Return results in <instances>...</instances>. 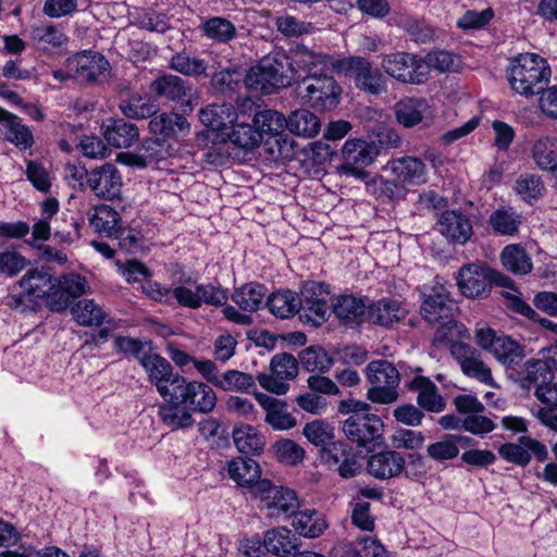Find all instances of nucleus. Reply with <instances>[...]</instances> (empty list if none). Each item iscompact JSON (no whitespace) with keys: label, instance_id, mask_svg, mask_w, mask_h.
I'll return each mask as SVG.
<instances>
[{"label":"nucleus","instance_id":"1","mask_svg":"<svg viewBox=\"0 0 557 557\" xmlns=\"http://www.w3.org/2000/svg\"><path fill=\"white\" fill-rule=\"evenodd\" d=\"M506 75L511 89L528 98L546 89L552 70L546 59L541 55L521 53L510 61Z\"/></svg>","mask_w":557,"mask_h":557},{"label":"nucleus","instance_id":"33","mask_svg":"<svg viewBox=\"0 0 557 557\" xmlns=\"http://www.w3.org/2000/svg\"><path fill=\"white\" fill-rule=\"evenodd\" d=\"M174 391L169 396L162 397L164 404L159 406V417L171 430L186 429L194 424V419L183 403L174 399Z\"/></svg>","mask_w":557,"mask_h":557},{"label":"nucleus","instance_id":"52","mask_svg":"<svg viewBox=\"0 0 557 557\" xmlns=\"http://www.w3.org/2000/svg\"><path fill=\"white\" fill-rule=\"evenodd\" d=\"M263 545L269 553L276 556L289 555L296 547L292 540V532L286 528H275L267 531Z\"/></svg>","mask_w":557,"mask_h":557},{"label":"nucleus","instance_id":"58","mask_svg":"<svg viewBox=\"0 0 557 557\" xmlns=\"http://www.w3.org/2000/svg\"><path fill=\"white\" fill-rule=\"evenodd\" d=\"M236 448L245 455H257L263 450L264 441L252 428L246 426L233 431Z\"/></svg>","mask_w":557,"mask_h":557},{"label":"nucleus","instance_id":"11","mask_svg":"<svg viewBox=\"0 0 557 557\" xmlns=\"http://www.w3.org/2000/svg\"><path fill=\"white\" fill-rule=\"evenodd\" d=\"M256 493L260 495L263 507L268 509L270 517L288 518L299 507V502L294 491L276 486L268 479L257 482Z\"/></svg>","mask_w":557,"mask_h":557},{"label":"nucleus","instance_id":"23","mask_svg":"<svg viewBox=\"0 0 557 557\" xmlns=\"http://www.w3.org/2000/svg\"><path fill=\"white\" fill-rule=\"evenodd\" d=\"M406 458L395 449H384L371 455L367 461L368 473L377 480L397 478L405 471Z\"/></svg>","mask_w":557,"mask_h":557},{"label":"nucleus","instance_id":"2","mask_svg":"<svg viewBox=\"0 0 557 557\" xmlns=\"http://www.w3.org/2000/svg\"><path fill=\"white\" fill-rule=\"evenodd\" d=\"M296 74L290 58L284 52H277L252 66L245 76V85L251 92L270 95L276 89L290 86L296 81Z\"/></svg>","mask_w":557,"mask_h":557},{"label":"nucleus","instance_id":"41","mask_svg":"<svg viewBox=\"0 0 557 557\" xmlns=\"http://www.w3.org/2000/svg\"><path fill=\"white\" fill-rule=\"evenodd\" d=\"M200 33L216 44H227L237 37L236 26L227 18L212 16L199 25Z\"/></svg>","mask_w":557,"mask_h":557},{"label":"nucleus","instance_id":"18","mask_svg":"<svg viewBox=\"0 0 557 557\" xmlns=\"http://www.w3.org/2000/svg\"><path fill=\"white\" fill-rule=\"evenodd\" d=\"M383 426V421L376 414L349 416L343 423V432L349 441L367 447L381 437Z\"/></svg>","mask_w":557,"mask_h":557},{"label":"nucleus","instance_id":"64","mask_svg":"<svg viewBox=\"0 0 557 557\" xmlns=\"http://www.w3.org/2000/svg\"><path fill=\"white\" fill-rule=\"evenodd\" d=\"M535 397L546 406L540 411L542 419L547 423L549 413L557 412V383L552 379L539 385L534 392Z\"/></svg>","mask_w":557,"mask_h":557},{"label":"nucleus","instance_id":"39","mask_svg":"<svg viewBox=\"0 0 557 557\" xmlns=\"http://www.w3.org/2000/svg\"><path fill=\"white\" fill-rule=\"evenodd\" d=\"M269 311L280 319H288L298 313L301 301L297 293L284 289L272 293L265 302Z\"/></svg>","mask_w":557,"mask_h":557},{"label":"nucleus","instance_id":"57","mask_svg":"<svg viewBox=\"0 0 557 557\" xmlns=\"http://www.w3.org/2000/svg\"><path fill=\"white\" fill-rule=\"evenodd\" d=\"M4 137L10 143L14 144L21 149L29 148L33 143V134L27 126L22 123V120L13 114L9 117L8 122L3 124Z\"/></svg>","mask_w":557,"mask_h":557},{"label":"nucleus","instance_id":"31","mask_svg":"<svg viewBox=\"0 0 557 557\" xmlns=\"http://www.w3.org/2000/svg\"><path fill=\"white\" fill-rule=\"evenodd\" d=\"M293 62V67L296 70L301 69L307 72V75L319 74L323 71L334 70V63L338 59L321 52H315L304 45H297L292 50V55H288Z\"/></svg>","mask_w":557,"mask_h":557},{"label":"nucleus","instance_id":"17","mask_svg":"<svg viewBox=\"0 0 557 557\" xmlns=\"http://www.w3.org/2000/svg\"><path fill=\"white\" fill-rule=\"evenodd\" d=\"M449 350L465 375L486 385H493L492 371L482 361L481 354L474 347L462 342H453Z\"/></svg>","mask_w":557,"mask_h":557},{"label":"nucleus","instance_id":"28","mask_svg":"<svg viewBox=\"0 0 557 557\" xmlns=\"http://www.w3.org/2000/svg\"><path fill=\"white\" fill-rule=\"evenodd\" d=\"M256 399L265 412L264 421L278 431L290 430L296 425V418L288 412L287 404L268 394L256 393Z\"/></svg>","mask_w":557,"mask_h":557},{"label":"nucleus","instance_id":"5","mask_svg":"<svg viewBox=\"0 0 557 557\" xmlns=\"http://www.w3.org/2000/svg\"><path fill=\"white\" fill-rule=\"evenodd\" d=\"M367 379L371 387L367 392V398L381 405H389L398 399L399 372L387 360H374L367 366Z\"/></svg>","mask_w":557,"mask_h":557},{"label":"nucleus","instance_id":"25","mask_svg":"<svg viewBox=\"0 0 557 557\" xmlns=\"http://www.w3.org/2000/svg\"><path fill=\"white\" fill-rule=\"evenodd\" d=\"M149 132L164 140L185 137L190 132V124L185 116L175 112L154 113L149 123Z\"/></svg>","mask_w":557,"mask_h":557},{"label":"nucleus","instance_id":"55","mask_svg":"<svg viewBox=\"0 0 557 557\" xmlns=\"http://www.w3.org/2000/svg\"><path fill=\"white\" fill-rule=\"evenodd\" d=\"M516 193L528 203L540 199L545 191V185L541 176L536 174H522L515 183Z\"/></svg>","mask_w":557,"mask_h":557},{"label":"nucleus","instance_id":"6","mask_svg":"<svg viewBox=\"0 0 557 557\" xmlns=\"http://www.w3.org/2000/svg\"><path fill=\"white\" fill-rule=\"evenodd\" d=\"M384 73L406 85H421L428 81V64L423 57L406 51L386 53L382 57Z\"/></svg>","mask_w":557,"mask_h":557},{"label":"nucleus","instance_id":"56","mask_svg":"<svg viewBox=\"0 0 557 557\" xmlns=\"http://www.w3.org/2000/svg\"><path fill=\"white\" fill-rule=\"evenodd\" d=\"M398 26L416 44L431 42L435 36V29L424 20L407 16L399 21Z\"/></svg>","mask_w":557,"mask_h":557},{"label":"nucleus","instance_id":"29","mask_svg":"<svg viewBox=\"0 0 557 557\" xmlns=\"http://www.w3.org/2000/svg\"><path fill=\"white\" fill-rule=\"evenodd\" d=\"M212 59H218V54L209 52L205 57H190L187 52L181 51L171 57L169 67L188 77H209V69L214 66Z\"/></svg>","mask_w":557,"mask_h":557},{"label":"nucleus","instance_id":"14","mask_svg":"<svg viewBox=\"0 0 557 557\" xmlns=\"http://www.w3.org/2000/svg\"><path fill=\"white\" fill-rule=\"evenodd\" d=\"M86 278L69 273L55 278L49 293L45 296L46 306L54 312H61L69 308L74 299L81 297L87 289Z\"/></svg>","mask_w":557,"mask_h":557},{"label":"nucleus","instance_id":"49","mask_svg":"<svg viewBox=\"0 0 557 557\" xmlns=\"http://www.w3.org/2000/svg\"><path fill=\"white\" fill-rule=\"evenodd\" d=\"M504 267L515 273L524 275L532 271L533 264L524 247L521 245H508L502 252Z\"/></svg>","mask_w":557,"mask_h":557},{"label":"nucleus","instance_id":"30","mask_svg":"<svg viewBox=\"0 0 557 557\" xmlns=\"http://www.w3.org/2000/svg\"><path fill=\"white\" fill-rule=\"evenodd\" d=\"M101 131L106 141L115 148H128L139 139L137 125L122 117L106 120Z\"/></svg>","mask_w":557,"mask_h":557},{"label":"nucleus","instance_id":"20","mask_svg":"<svg viewBox=\"0 0 557 557\" xmlns=\"http://www.w3.org/2000/svg\"><path fill=\"white\" fill-rule=\"evenodd\" d=\"M253 124L258 131H260L261 135H269L274 139L276 145V150L274 147H270V153L283 156L288 150V147H292L286 138L283 137V133L285 128H287V119L280 112L275 110H262L255 114Z\"/></svg>","mask_w":557,"mask_h":557},{"label":"nucleus","instance_id":"63","mask_svg":"<svg viewBox=\"0 0 557 557\" xmlns=\"http://www.w3.org/2000/svg\"><path fill=\"white\" fill-rule=\"evenodd\" d=\"M270 370L277 377L293 380L298 374V360L287 352L276 354L271 359Z\"/></svg>","mask_w":557,"mask_h":557},{"label":"nucleus","instance_id":"10","mask_svg":"<svg viewBox=\"0 0 557 557\" xmlns=\"http://www.w3.org/2000/svg\"><path fill=\"white\" fill-rule=\"evenodd\" d=\"M377 154L379 149L374 143H368L363 139L347 140L342 149L343 163L339 170L345 175L364 181L369 177L364 168L370 165Z\"/></svg>","mask_w":557,"mask_h":557},{"label":"nucleus","instance_id":"34","mask_svg":"<svg viewBox=\"0 0 557 557\" xmlns=\"http://www.w3.org/2000/svg\"><path fill=\"white\" fill-rule=\"evenodd\" d=\"M228 476L243 487H253L256 490L257 482L260 479L261 468L259 463L250 457L239 456L233 458L227 463Z\"/></svg>","mask_w":557,"mask_h":557},{"label":"nucleus","instance_id":"9","mask_svg":"<svg viewBox=\"0 0 557 557\" xmlns=\"http://www.w3.org/2000/svg\"><path fill=\"white\" fill-rule=\"evenodd\" d=\"M503 278L488 267L468 263L460 268L457 285L461 294L468 298H485L490 295L493 284L505 285Z\"/></svg>","mask_w":557,"mask_h":557},{"label":"nucleus","instance_id":"4","mask_svg":"<svg viewBox=\"0 0 557 557\" xmlns=\"http://www.w3.org/2000/svg\"><path fill=\"white\" fill-rule=\"evenodd\" d=\"M457 306L444 289L428 295L421 305V315L430 324H438L434 335L435 343H444L458 326L454 319Z\"/></svg>","mask_w":557,"mask_h":557},{"label":"nucleus","instance_id":"36","mask_svg":"<svg viewBox=\"0 0 557 557\" xmlns=\"http://www.w3.org/2000/svg\"><path fill=\"white\" fill-rule=\"evenodd\" d=\"M395 114L399 124L413 127L430 117L428 102L422 98H406L395 106Z\"/></svg>","mask_w":557,"mask_h":557},{"label":"nucleus","instance_id":"32","mask_svg":"<svg viewBox=\"0 0 557 557\" xmlns=\"http://www.w3.org/2000/svg\"><path fill=\"white\" fill-rule=\"evenodd\" d=\"M407 313L403 302L393 298L385 297L368 305V320L385 327L400 322Z\"/></svg>","mask_w":557,"mask_h":557},{"label":"nucleus","instance_id":"60","mask_svg":"<svg viewBox=\"0 0 557 557\" xmlns=\"http://www.w3.org/2000/svg\"><path fill=\"white\" fill-rule=\"evenodd\" d=\"M391 444L395 450H416L423 446L425 435L421 431L411 429H397L391 435Z\"/></svg>","mask_w":557,"mask_h":557},{"label":"nucleus","instance_id":"37","mask_svg":"<svg viewBox=\"0 0 557 557\" xmlns=\"http://www.w3.org/2000/svg\"><path fill=\"white\" fill-rule=\"evenodd\" d=\"M552 379V368L547 361L542 359H529L524 362L521 371H517L516 381L524 389L535 388Z\"/></svg>","mask_w":557,"mask_h":557},{"label":"nucleus","instance_id":"47","mask_svg":"<svg viewBox=\"0 0 557 557\" xmlns=\"http://www.w3.org/2000/svg\"><path fill=\"white\" fill-rule=\"evenodd\" d=\"M320 127L319 117L307 109L295 110L287 119V128L298 136L313 137Z\"/></svg>","mask_w":557,"mask_h":557},{"label":"nucleus","instance_id":"45","mask_svg":"<svg viewBox=\"0 0 557 557\" xmlns=\"http://www.w3.org/2000/svg\"><path fill=\"white\" fill-rule=\"evenodd\" d=\"M71 312L74 320L83 326H99L103 322L111 323L107 320V313L94 299H83L76 301Z\"/></svg>","mask_w":557,"mask_h":557},{"label":"nucleus","instance_id":"8","mask_svg":"<svg viewBox=\"0 0 557 557\" xmlns=\"http://www.w3.org/2000/svg\"><path fill=\"white\" fill-rule=\"evenodd\" d=\"M475 339L482 349L491 352L507 369H515L525 357L522 345L490 327L476 330Z\"/></svg>","mask_w":557,"mask_h":557},{"label":"nucleus","instance_id":"7","mask_svg":"<svg viewBox=\"0 0 557 557\" xmlns=\"http://www.w3.org/2000/svg\"><path fill=\"white\" fill-rule=\"evenodd\" d=\"M300 84L304 87L302 99L313 109L330 111L339 103L342 88L327 71L306 75Z\"/></svg>","mask_w":557,"mask_h":557},{"label":"nucleus","instance_id":"53","mask_svg":"<svg viewBox=\"0 0 557 557\" xmlns=\"http://www.w3.org/2000/svg\"><path fill=\"white\" fill-rule=\"evenodd\" d=\"M299 361L308 372H326L333 364V359L320 346H311L299 354Z\"/></svg>","mask_w":557,"mask_h":557},{"label":"nucleus","instance_id":"15","mask_svg":"<svg viewBox=\"0 0 557 557\" xmlns=\"http://www.w3.org/2000/svg\"><path fill=\"white\" fill-rule=\"evenodd\" d=\"M75 177L82 178L86 176V183L92 193L102 199L113 200L119 198L122 189V176L119 170L111 163L96 168L88 172L82 169L79 173L74 174Z\"/></svg>","mask_w":557,"mask_h":557},{"label":"nucleus","instance_id":"38","mask_svg":"<svg viewBox=\"0 0 557 557\" xmlns=\"http://www.w3.org/2000/svg\"><path fill=\"white\" fill-rule=\"evenodd\" d=\"M55 277L50 273L49 268L32 269L20 280V287L35 299H44L49 293Z\"/></svg>","mask_w":557,"mask_h":557},{"label":"nucleus","instance_id":"61","mask_svg":"<svg viewBox=\"0 0 557 557\" xmlns=\"http://www.w3.org/2000/svg\"><path fill=\"white\" fill-rule=\"evenodd\" d=\"M302 433L311 444L322 448L334 443V429L329 423L320 420L307 423Z\"/></svg>","mask_w":557,"mask_h":557},{"label":"nucleus","instance_id":"54","mask_svg":"<svg viewBox=\"0 0 557 557\" xmlns=\"http://www.w3.org/2000/svg\"><path fill=\"white\" fill-rule=\"evenodd\" d=\"M213 67L209 69L211 88L216 92H225L233 90L235 79L233 76L237 74L235 66H223L220 55L212 59Z\"/></svg>","mask_w":557,"mask_h":557},{"label":"nucleus","instance_id":"40","mask_svg":"<svg viewBox=\"0 0 557 557\" xmlns=\"http://www.w3.org/2000/svg\"><path fill=\"white\" fill-rule=\"evenodd\" d=\"M268 289L256 282L244 284L232 294V300L244 311L255 312L261 308Z\"/></svg>","mask_w":557,"mask_h":557},{"label":"nucleus","instance_id":"13","mask_svg":"<svg viewBox=\"0 0 557 557\" xmlns=\"http://www.w3.org/2000/svg\"><path fill=\"white\" fill-rule=\"evenodd\" d=\"M174 383V399L183 403L189 411L209 413L214 409L216 395L206 383L198 381L188 382L185 377L176 379Z\"/></svg>","mask_w":557,"mask_h":557},{"label":"nucleus","instance_id":"3","mask_svg":"<svg viewBox=\"0 0 557 557\" xmlns=\"http://www.w3.org/2000/svg\"><path fill=\"white\" fill-rule=\"evenodd\" d=\"M334 71L349 76L356 88L372 95L380 96L387 92L388 78L384 71L373 66L372 63L362 57L339 58L334 63Z\"/></svg>","mask_w":557,"mask_h":557},{"label":"nucleus","instance_id":"50","mask_svg":"<svg viewBox=\"0 0 557 557\" xmlns=\"http://www.w3.org/2000/svg\"><path fill=\"white\" fill-rule=\"evenodd\" d=\"M493 231L499 235L513 236L518 234L521 224V215L512 208H499L488 219Z\"/></svg>","mask_w":557,"mask_h":557},{"label":"nucleus","instance_id":"12","mask_svg":"<svg viewBox=\"0 0 557 557\" xmlns=\"http://www.w3.org/2000/svg\"><path fill=\"white\" fill-rule=\"evenodd\" d=\"M64 66L74 72V81L79 84L97 83L110 71V63L104 55L92 50H84L67 58Z\"/></svg>","mask_w":557,"mask_h":557},{"label":"nucleus","instance_id":"19","mask_svg":"<svg viewBox=\"0 0 557 557\" xmlns=\"http://www.w3.org/2000/svg\"><path fill=\"white\" fill-rule=\"evenodd\" d=\"M140 364L161 397H166L169 392L174 391L176 379H184V376L173 373V368L165 358L150 350L148 354H143Z\"/></svg>","mask_w":557,"mask_h":557},{"label":"nucleus","instance_id":"48","mask_svg":"<svg viewBox=\"0 0 557 557\" xmlns=\"http://www.w3.org/2000/svg\"><path fill=\"white\" fill-rule=\"evenodd\" d=\"M226 137L234 146L245 151H251L263 140L260 131L257 129L255 124L247 123L233 124Z\"/></svg>","mask_w":557,"mask_h":557},{"label":"nucleus","instance_id":"44","mask_svg":"<svg viewBox=\"0 0 557 557\" xmlns=\"http://www.w3.org/2000/svg\"><path fill=\"white\" fill-rule=\"evenodd\" d=\"M119 109L128 119H147L158 112L159 106L150 96L134 94L121 100Z\"/></svg>","mask_w":557,"mask_h":557},{"label":"nucleus","instance_id":"16","mask_svg":"<svg viewBox=\"0 0 557 557\" xmlns=\"http://www.w3.org/2000/svg\"><path fill=\"white\" fill-rule=\"evenodd\" d=\"M498 454L504 460L520 467L528 466L532 455L540 462L548 459L546 445L527 435L520 436L516 443H505L500 445Z\"/></svg>","mask_w":557,"mask_h":557},{"label":"nucleus","instance_id":"43","mask_svg":"<svg viewBox=\"0 0 557 557\" xmlns=\"http://www.w3.org/2000/svg\"><path fill=\"white\" fill-rule=\"evenodd\" d=\"M293 517V527L299 535L305 537H318L327 528L323 515L317 510H296Z\"/></svg>","mask_w":557,"mask_h":557},{"label":"nucleus","instance_id":"51","mask_svg":"<svg viewBox=\"0 0 557 557\" xmlns=\"http://www.w3.org/2000/svg\"><path fill=\"white\" fill-rule=\"evenodd\" d=\"M30 38L34 42L40 45L45 49L48 47L61 48L69 41V37L64 32L51 23H45L32 27Z\"/></svg>","mask_w":557,"mask_h":557},{"label":"nucleus","instance_id":"42","mask_svg":"<svg viewBox=\"0 0 557 557\" xmlns=\"http://www.w3.org/2000/svg\"><path fill=\"white\" fill-rule=\"evenodd\" d=\"M532 159L543 171H557V138L543 136L536 139L531 149Z\"/></svg>","mask_w":557,"mask_h":557},{"label":"nucleus","instance_id":"22","mask_svg":"<svg viewBox=\"0 0 557 557\" xmlns=\"http://www.w3.org/2000/svg\"><path fill=\"white\" fill-rule=\"evenodd\" d=\"M191 84L174 74H163L150 84V91L158 98L182 103L189 110L193 109L191 99H186L191 92Z\"/></svg>","mask_w":557,"mask_h":557},{"label":"nucleus","instance_id":"24","mask_svg":"<svg viewBox=\"0 0 557 557\" xmlns=\"http://www.w3.org/2000/svg\"><path fill=\"white\" fill-rule=\"evenodd\" d=\"M409 392L416 393L417 405L428 412L440 413L446 408V400L440 394L438 387L429 377L416 375L406 383Z\"/></svg>","mask_w":557,"mask_h":557},{"label":"nucleus","instance_id":"26","mask_svg":"<svg viewBox=\"0 0 557 557\" xmlns=\"http://www.w3.org/2000/svg\"><path fill=\"white\" fill-rule=\"evenodd\" d=\"M332 311L346 326H357L368 320V304L361 297L339 295L332 304Z\"/></svg>","mask_w":557,"mask_h":557},{"label":"nucleus","instance_id":"62","mask_svg":"<svg viewBox=\"0 0 557 557\" xmlns=\"http://www.w3.org/2000/svg\"><path fill=\"white\" fill-rule=\"evenodd\" d=\"M299 319L302 323L318 327L327 321L330 317V306L327 302L304 304L298 310Z\"/></svg>","mask_w":557,"mask_h":557},{"label":"nucleus","instance_id":"59","mask_svg":"<svg viewBox=\"0 0 557 557\" xmlns=\"http://www.w3.org/2000/svg\"><path fill=\"white\" fill-rule=\"evenodd\" d=\"M459 455V448L454 442V434H445L440 441L426 446V456L436 462H446Z\"/></svg>","mask_w":557,"mask_h":557},{"label":"nucleus","instance_id":"46","mask_svg":"<svg viewBox=\"0 0 557 557\" xmlns=\"http://www.w3.org/2000/svg\"><path fill=\"white\" fill-rule=\"evenodd\" d=\"M368 190L377 199L391 201L405 199L408 193V188L394 176L391 178L384 176L374 177L368 183Z\"/></svg>","mask_w":557,"mask_h":557},{"label":"nucleus","instance_id":"27","mask_svg":"<svg viewBox=\"0 0 557 557\" xmlns=\"http://www.w3.org/2000/svg\"><path fill=\"white\" fill-rule=\"evenodd\" d=\"M437 227L438 232L453 244L463 245L473 234L469 218L456 210L443 212L437 222Z\"/></svg>","mask_w":557,"mask_h":557},{"label":"nucleus","instance_id":"35","mask_svg":"<svg viewBox=\"0 0 557 557\" xmlns=\"http://www.w3.org/2000/svg\"><path fill=\"white\" fill-rule=\"evenodd\" d=\"M89 225L100 236L114 238L121 228L120 213L108 205H100L88 213Z\"/></svg>","mask_w":557,"mask_h":557},{"label":"nucleus","instance_id":"21","mask_svg":"<svg viewBox=\"0 0 557 557\" xmlns=\"http://www.w3.org/2000/svg\"><path fill=\"white\" fill-rule=\"evenodd\" d=\"M384 171L398 180L405 187L421 186L428 182V166L418 157L394 158L386 163Z\"/></svg>","mask_w":557,"mask_h":557}]
</instances>
